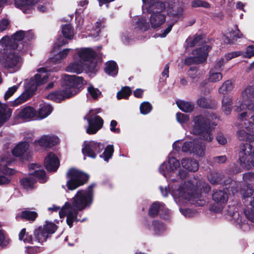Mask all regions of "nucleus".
Masks as SVG:
<instances>
[{
	"label": "nucleus",
	"mask_w": 254,
	"mask_h": 254,
	"mask_svg": "<svg viewBox=\"0 0 254 254\" xmlns=\"http://www.w3.org/2000/svg\"><path fill=\"white\" fill-rule=\"evenodd\" d=\"M90 186L87 190H80L71 199V203L66 202L59 212L62 218L66 216V222L71 227L73 222L80 221V211L89 206L92 202V192Z\"/></svg>",
	"instance_id": "obj_1"
},
{
	"label": "nucleus",
	"mask_w": 254,
	"mask_h": 254,
	"mask_svg": "<svg viewBox=\"0 0 254 254\" xmlns=\"http://www.w3.org/2000/svg\"><path fill=\"white\" fill-rule=\"evenodd\" d=\"M202 189L205 192H207L210 188L205 183L194 180L192 182H185L177 189H174L172 191V195L175 201L181 204L187 201L198 198L200 195L199 190Z\"/></svg>",
	"instance_id": "obj_2"
},
{
	"label": "nucleus",
	"mask_w": 254,
	"mask_h": 254,
	"mask_svg": "<svg viewBox=\"0 0 254 254\" xmlns=\"http://www.w3.org/2000/svg\"><path fill=\"white\" fill-rule=\"evenodd\" d=\"M77 54V56L74 58L75 61L67 66V71L80 73L84 69L90 72L97 70L96 64L93 61L95 53L91 49H80Z\"/></svg>",
	"instance_id": "obj_3"
},
{
	"label": "nucleus",
	"mask_w": 254,
	"mask_h": 254,
	"mask_svg": "<svg viewBox=\"0 0 254 254\" xmlns=\"http://www.w3.org/2000/svg\"><path fill=\"white\" fill-rule=\"evenodd\" d=\"M49 69L45 67L37 69V73L33 78L26 82L25 85V91L18 98L12 103L13 106L18 105L26 101L32 95L37 87L45 83L47 81L48 75L47 72Z\"/></svg>",
	"instance_id": "obj_4"
},
{
	"label": "nucleus",
	"mask_w": 254,
	"mask_h": 254,
	"mask_svg": "<svg viewBox=\"0 0 254 254\" xmlns=\"http://www.w3.org/2000/svg\"><path fill=\"white\" fill-rule=\"evenodd\" d=\"M143 8L151 14L149 23L152 28L160 27L166 21V16L163 12L166 10V4L156 0H142Z\"/></svg>",
	"instance_id": "obj_5"
},
{
	"label": "nucleus",
	"mask_w": 254,
	"mask_h": 254,
	"mask_svg": "<svg viewBox=\"0 0 254 254\" xmlns=\"http://www.w3.org/2000/svg\"><path fill=\"white\" fill-rule=\"evenodd\" d=\"M193 123L190 132L199 135L200 139L203 141L211 142L213 136L211 133L210 120L203 116L199 115L194 118Z\"/></svg>",
	"instance_id": "obj_6"
},
{
	"label": "nucleus",
	"mask_w": 254,
	"mask_h": 254,
	"mask_svg": "<svg viewBox=\"0 0 254 254\" xmlns=\"http://www.w3.org/2000/svg\"><path fill=\"white\" fill-rule=\"evenodd\" d=\"M33 33L31 31L24 32L19 31L12 35L10 39L5 36L0 40V51L2 50L16 49L17 51H21L23 49V43L21 42L24 37L28 40L32 39Z\"/></svg>",
	"instance_id": "obj_7"
},
{
	"label": "nucleus",
	"mask_w": 254,
	"mask_h": 254,
	"mask_svg": "<svg viewBox=\"0 0 254 254\" xmlns=\"http://www.w3.org/2000/svg\"><path fill=\"white\" fill-rule=\"evenodd\" d=\"M166 4V10L165 11L167 14L173 18L174 19L170 22L167 27L163 31H161V33L159 34V36L160 37H165L171 31L173 25L178 20H181L185 17V13L184 11V8L181 5H179L178 4L173 3L172 4H169L168 3H164Z\"/></svg>",
	"instance_id": "obj_8"
},
{
	"label": "nucleus",
	"mask_w": 254,
	"mask_h": 254,
	"mask_svg": "<svg viewBox=\"0 0 254 254\" xmlns=\"http://www.w3.org/2000/svg\"><path fill=\"white\" fill-rule=\"evenodd\" d=\"M66 177L68 179L66 186L70 190H74L83 185L88 179V176L87 174L73 168L67 171Z\"/></svg>",
	"instance_id": "obj_9"
},
{
	"label": "nucleus",
	"mask_w": 254,
	"mask_h": 254,
	"mask_svg": "<svg viewBox=\"0 0 254 254\" xmlns=\"http://www.w3.org/2000/svg\"><path fill=\"white\" fill-rule=\"evenodd\" d=\"M29 169L30 170H34V171L31 173L32 176L25 178L20 181L23 188L27 190L32 189L34 187L36 180L33 178V176L39 179L42 183L46 181L45 172L44 170L41 169V167L38 164H30Z\"/></svg>",
	"instance_id": "obj_10"
},
{
	"label": "nucleus",
	"mask_w": 254,
	"mask_h": 254,
	"mask_svg": "<svg viewBox=\"0 0 254 254\" xmlns=\"http://www.w3.org/2000/svg\"><path fill=\"white\" fill-rule=\"evenodd\" d=\"M12 162L10 155L2 156L0 158V185H7L9 183L10 179L3 176V174L11 175L15 173V170L8 167Z\"/></svg>",
	"instance_id": "obj_11"
},
{
	"label": "nucleus",
	"mask_w": 254,
	"mask_h": 254,
	"mask_svg": "<svg viewBox=\"0 0 254 254\" xmlns=\"http://www.w3.org/2000/svg\"><path fill=\"white\" fill-rule=\"evenodd\" d=\"M240 162L241 166L249 169L252 165L254 167V154H252V146L246 143L241 147L240 153Z\"/></svg>",
	"instance_id": "obj_12"
},
{
	"label": "nucleus",
	"mask_w": 254,
	"mask_h": 254,
	"mask_svg": "<svg viewBox=\"0 0 254 254\" xmlns=\"http://www.w3.org/2000/svg\"><path fill=\"white\" fill-rule=\"evenodd\" d=\"M210 48L209 46L206 45L199 49H195L192 53V56L188 57L185 60V64L191 65L204 62L206 60Z\"/></svg>",
	"instance_id": "obj_13"
},
{
	"label": "nucleus",
	"mask_w": 254,
	"mask_h": 254,
	"mask_svg": "<svg viewBox=\"0 0 254 254\" xmlns=\"http://www.w3.org/2000/svg\"><path fill=\"white\" fill-rule=\"evenodd\" d=\"M180 165L179 161L174 157L169 156L168 161L164 162L159 167V172L166 178L173 176Z\"/></svg>",
	"instance_id": "obj_14"
},
{
	"label": "nucleus",
	"mask_w": 254,
	"mask_h": 254,
	"mask_svg": "<svg viewBox=\"0 0 254 254\" xmlns=\"http://www.w3.org/2000/svg\"><path fill=\"white\" fill-rule=\"evenodd\" d=\"M85 81L82 77L76 75H65L63 82L65 90L67 91L75 90L76 94L78 92V88L84 84Z\"/></svg>",
	"instance_id": "obj_15"
},
{
	"label": "nucleus",
	"mask_w": 254,
	"mask_h": 254,
	"mask_svg": "<svg viewBox=\"0 0 254 254\" xmlns=\"http://www.w3.org/2000/svg\"><path fill=\"white\" fill-rule=\"evenodd\" d=\"M12 50H9L8 48L7 50H3V51H6L7 55L5 58L0 60V63L7 68H14L16 70L20 65L21 59L16 52L11 53Z\"/></svg>",
	"instance_id": "obj_16"
},
{
	"label": "nucleus",
	"mask_w": 254,
	"mask_h": 254,
	"mask_svg": "<svg viewBox=\"0 0 254 254\" xmlns=\"http://www.w3.org/2000/svg\"><path fill=\"white\" fill-rule=\"evenodd\" d=\"M104 148L103 144L94 141L85 142L84 146L82 148L83 154L89 157L95 158L97 154L99 153Z\"/></svg>",
	"instance_id": "obj_17"
},
{
	"label": "nucleus",
	"mask_w": 254,
	"mask_h": 254,
	"mask_svg": "<svg viewBox=\"0 0 254 254\" xmlns=\"http://www.w3.org/2000/svg\"><path fill=\"white\" fill-rule=\"evenodd\" d=\"M75 94H76L75 90L67 91L65 90V87H64L63 83H62V89L61 90L51 92L46 96V98L59 103L65 99L72 97Z\"/></svg>",
	"instance_id": "obj_18"
},
{
	"label": "nucleus",
	"mask_w": 254,
	"mask_h": 254,
	"mask_svg": "<svg viewBox=\"0 0 254 254\" xmlns=\"http://www.w3.org/2000/svg\"><path fill=\"white\" fill-rule=\"evenodd\" d=\"M88 123V126L86 127V132L89 134H95L103 125V120L99 116H96L92 119L89 118L88 116L84 117Z\"/></svg>",
	"instance_id": "obj_19"
},
{
	"label": "nucleus",
	"mask_w": 254,
	"mask_h": 254,
	"mask_svg": "<svg viewBox=\"0 0 254 254\" xmlns=\"http://www.w3.org/2000/svg\"><path fill=\"white\" fill-rule=\"evenodd\" d=\"M228 213V215L230 217V219L239 225L240 228L243 231H246L249 229V226L246 223V220L245 219L243 220L239 212L234 211L233 207L229 208Z\"/></svg>",
	"instance_id": "obj_20"
},
{
	"label": "nucleus",
	"mask_w": 254,
	"mask_h": 254,
	"mask_svg": "<svg viewBox=\"0 0 254 254\" xmlns=\"http://www.w3.org/2000/svg\"><path fill=\"white\" fill-rule=\"evenodd\" d=\"M45 166L49 171H56L60 165L58 157L52 152L48 154L44 160Z\"/></svg>",
	"instance_id": "obj_21"
},
{
	"label": "nucleus",
	"mask_w": 254,
	"mask_h": 254,
	"mask_svg": "<svg viewBox=\"0 0 254 254\" xmlns=\"http://www.w3.org/2000/svg\"><path fill=\"white\" fill-rule=\"evenodd\" d=\"M59 142V138L55 136L43 135L38 140L34 141L36 146H40L44 147H51L57 144Z\"/></svg>",
	"instance_id": "obj_22"
},
{
	"label": "nucleus",
	"mask_w": 254,
	"mask_h": 254,
	"mask_svg": "<svg viewBox=\"0 0 254 254\" xmlns=\"http://www.w3.org/2000/svg\"><path fill=\"white\" fill-rule=\"evenodd\" d=\"M29 149L28 142L21 141L19 142L12 150V154L15 157L25 158Z\"/></svg>",
	"instance_id": "obj_23"
},
{
	"label": "nucleus",
	"mask_w": 254,
	"mask_h": 254,
	"mask_svg": "<svg viewBox=\"0 0 254 254\" xmlns=\"http://www.w3.org/2000/svg\"><path fill=\"white\" fill-rule=\"evenodd\" d=\"M16 115L22 119H31L36 116V112L33 107L28 106L16 111Z\"/></svg>",
	"instance_id": "obj_24"
},
{
	"label": "nucleus",
	"mask_w": 254,
	"mask_h": 254,
	"mask_svg": "<svg viewBox=\"0 0 254 254\" xmlns=\"http://www.w3.org/2000/svg\"><path fill=\"white\" fill-rule=\"evenodd\" d=\"M133 22L135 24V28H138L142 31H146L150 27V23L148 22L147 18L143 16L133 19Z\"/></svg>",
	"instance_id": "obj_25"
},
{
	"label": "nucleus",
	"mask_w": 254,
	"mask_h": 254,
	"mask_svg": "<svg viewBox=\"0 0 254 254\" xmlns=\"http://www.w3.org/2000/svg\"><path fill=\"white\" fill-rule=\"evenodd\" d=\"M242 36L243 35L240 31L236 27L235 30L231 31L225 35L224 41L227 43H233L238 38H241Z\"/></svg>",
	"instance_id": "obj_26"
},
{
	"label": "nucleus",
	"mask_w": 254,
	"mask_h": 254,
	"mask_svg": "<svg viewBox=\"0 0 254 254\" xmlns=\"http://www.w3.org/2000/svg\"><path fill=\"white\" fill-rule=\"evenodd\" d=\"M11 115V110L6 105L0 102V127L9 119Z\"/></svg>",
	"instance_id": "obj_27"
},
{
	"label": "nucleus",
	"mask_w": 254,
	"mask_h": 254,
	"mask_svg": "<svg viewBox=\"0 0 254 254\" xmlns=\"http://www.w3.org/2000/svg\"><path fill=\"white\" fill-rule=\"evenodd\" d=\"M53 111V108L50 105L43 104L40 105V108L36 113L37 117L38 119H43L48 117Z\"/></svg>",
	"instance_id": "obj_28"
},
{
	"label": "nucleus",
	"mask_w": 254,
	"mask_h": 254,
	"mask_svg": "<svg viewBox=\"0 0 254 254\" xmlns=\"http://www.w3.org/2000/svg\"><path fill=\"white\" fill-rule=\"evenodd\" d=\"M181 164L184 168L189 171L195 172L198 170V163L194 160L184 158L182 160Z\"/></svg>",
	"instance_id": "obj_29"
},
{
	"label": "nucleus",
	"mask_w": 254,
	"mask_h": 254,
	"mask_svg": "<svg viewBox=\"0 0 254 254\" xmlns=\"http://www.w3.org/2000/svg\"><path fill=\"white\" fill-rule=\"evenodd\" d=\"M205 144L198 139H194V143L192 149L191 153H193L198 156H203L205 154Z\"/></svg>",
	"instance_id": "obj_30"
},
{
	"label": "nucleus",
	"mask_w": 254,
	"mask_h": 254,
	"mask_svg": "<svg viewBox=\"0 0 254 254\" xmlns=\"http://www.w3.org/2000/svg\"><path fill=\"white\" fill-rule=\"evenodd\" d=\"M222 78V74L221 71L216 70V68H211L209 72L207 80L210 82H216Z\"/></svg>",
	"instance_id": "obj_31"
},
{
	"label": "nucleus",
	"mask_w": 254,
	"mask_h": 254,
	"mask_svg": "<svg viewBox=\"0 0 254 254\" xmlns=\"http://www.w3.org/2000/svg\"><path fill=\"white\" fill-rule=\"evenodd\" d=\"M104 70L105 72L110 75H116L118 72V66L116 63L114 61L107 62Z\"/></svg>",
	"instance_id": "obj_32"
},
{
	"label": "nucleus",
	"mask_w": 254,
	"mask_h": 254,
	"mask_svg": "<svg viewBox=\"0 0 254 254\" xmlns=\"http://www.w3.org/2000/svg\"><path fill=\"white\" fill-rule=\"evenodd\" d=\"M244 212L247 218L254 223V197L250 201L249 204L245 208Z\"/></svg>",
	"instance_id": "obj_33"
},
{
	"label": "nucleus",
	"mask_w": 254,
	"mask_h": 254,
	"mask_svg": "<svg viewBox=\"0 0 254 254\" xmlns=\"http://www.w3.org/2000/svg\"><path fill=\"white\" fill-rule=\"evenodd\" d=\"M36 240L40 243L45 242L49 235L44 230L42 227H40L38 229L36 230L34 232Z\"/></svg>",
	"instance_id": "obj_34"
},
{
	"label": "nucleus",
	"mask_w": 254,
	"mask_h": 254,
	"mask_svg": "<svg viewBox=\"0 0 254 254\" xmlns=\"http://www.w3.org/2000/svg\"><path fill=\"white\" fill-rule=\"evenodd\" d=\"M213 199L217 202L225 203L228 199V195L226 192L222 190L215 191L212 195Z\"/></svg>",
	"instance_id": "obj_35"
},
{
	"label": "nucleus",
	"mask_w": 254,
	"mask_h": 254,
	"mask_svg": "<svg viewBox=\"0 0 254 254\" xmlns=\"http://www.w3.org/2000/svg\"><path fill=\"white\" fill-rule=\"evenodd\" d=\"M232 106V99L228 96H224L222 100V108L227 115L230 113Z\"/></svg>",
	"instance_id": "obj_36"
},
{
	"label": "nucleus",
	"mask_w": 254,
	"mask_h": 254,
	"mask_svg": "<svg viewBox=\"0 0 254 254\" xmlns=\"http://www.w3.org/2000/svg\"><path fill=\"white\" fill-rule=\"evenodd\" d=\"M176 103L179 108L184 112H190L193 110V106L190 102L181 100Z\"/></svg>",
	"instance_id": "obj_37"
},
{
	"label": "nucleus",
	"mask_w": 254,
	"mask_h": 254,
	"mask_svg": "<svg viewBox=\"0 0 254 254\" xmlns=\"http://www.w3.org/2000/svg\"><path fill=\"white\" fill-rule=\"evenodd\" d=\"M71 50V49H65L51 58V60L55 63H60L66 57L69 52Z\"/></svg>",
	"instance_id": "obj_38"
},
{
	"label": "nucleus",
	"mask_w": 254,
	"mask_h": 254,
	"mask_svg": "<svg viewBox=\"0 0 254 254\" xmlns=\"http://www.w3.org/2000/svg\"><path fill=\"white\" fill-rule=\"evenodd\" d=\"M62 33L67 39L71 40L74 36L73 29L70 24H65L62 27Z\"/></svg>",
	"instance_id": "obj_39"
},
{
	"label": "nucleus",
	"mask_w": 254,
	"mask_h": 254,
	"mask_svg": "<svg viewBox=\"0 0 254 254\" xmlns=\"http://www.w3.org/2000/svg\"><path fill=\"white\" fill-rule=\"evenodd\" d=\"M37 9L39 11L45 12L52 7V1L51 0H40L38 1Z\"/></svg>",
	"instance_id": "obj_40"
},
{
	"label": "nucleus",
	"mask_w": 254,
	"mask_h": 254,
	"mask_svg": "<svg viewBox=\"0 0 254 254\" xmlns=\"http://www.w3.org/2000/svg\"><path fill=\"white\" fill-rule=\"evenodd\" d=\"M242 96L245 102L247 100L254 98V87L250 86L246 88L242 92Z\"/></svg>",
	"instance_id": "obj_41"
},
{
	"label": "nucleus",
	"mask_w": 254,
	"mask_h": 254,
	"mask_svg": "<svg viewBox=\"0 0 254 254\" xmlns=\"http://www.w3.org/2000/svg\"><path fill=\"white\" fill-rule=\"evenodd\" d=\"M20 217L30 221H34L37 216V214L35 211H31L28 210H25L21 212L19 215Z\"/></svg>",
	"instance_id": "obj_42"
},
{
	"label": "nucleus",
	"mask_w": 254,
	"mask_h": 254,
	"mask_svg": "<svg viewBox=\"0 0 254 254\" xmlns=\"http://www.w3.org/2000/svg\"><path fill=\"white\" fill-rule=\"evenodd\" d=\"M237 136L239 140H247L249 141H254V135L248 134L244 130H240L237 132Z\"/></svg>",
	"instance_id": "obj_43"
},
{
	"label": "nucleus",
	"mask_w": 254,
	"mask_h": 254,
	"mask_svg": "<svg viewBox=\"0 0 254 254\" xmlns=\"http://www.w3.org/2000/svg\"><path fill=\"white\" fill-rule=\"evenodd\" d=\"M153 229L156 235H161L166 230V227L161 223L158 221H154L153 223Z\"/></svg>",
	"instance_id": "obj_44"
},
{
	"label": "nucleus",
	"mask_w": 254,
	"mask_h": 254,
	"mask_svg": "<svg viewBox=\"0 0 254 254\" xmlns=\"http://www.w3.org/2000/svg\"><path fill=\"white\" fill-rule=\"evenodd\" d=\"M19 239L20 241H23L25 243H30L32 242V237L31 235H29L26 232L25 229H22L19 234Z\"/></svg>",
	"instance_id": "obj_45"
},
{
	"label": "nucleus",
	"mask_w": 254,
	"mask_h": 254,
	"mask_svg": "<svg viewBox=\"0 0 254 254\" xmlns=\"http://www.w3.org/2000/svg\"><path fill=\"white\" fill-rule=\"evenodd\" d=\"M139 109L141 114L146 115L151 111L152 106L149 102H143L140 104Z\"/></svg>",
	"instance_id": "obj_46"
},
{
	"label": "nucleus",
	"mask_w": 254,
	"mask_h": 254,
	"mask_svg": "<svg viewBox=\"0 0 254 254\" xmlns=\"http://www.w3.org/2000/svg\"><path fill=\"white\" fill-rule=\"evenodd\" d=\"M164 206L162 204L156 202L153 203L150 206L149 214L151 216H155L157 214L160 209H163Z\"/></svg>",
	"instance_id": "obj_47"
},
{
	"label": "nucleus",
	"mask_w": 254,
	"mask_h": 254,
	"mask_svg": "<svg viewBox=\"0 0 254 254\" xmlns=\"http://www.w3.org/2000/svg\"><path fill=\"white\" fill-rule=\"evenodd\" d=\"M88 94L94 99H97L100 97L101 92L96 88H94L93 85H90L87 88Z\"/></svg>",
	"instance_id": "obj_48"
},
{
	"label": "nucleus",
	"mask_w": 254,
	"mask_h": 254,
	"mask_svg": "<svg viewBox=\"0 0 254 254\" xmlns=\"http://www.w3.org/2000/svg\"><path fill=\"white\" fill-rule=\"evenodd\" d=\"M113 152V145H109L107 146L104 153L100 155V157L103 158L105 161H107L112 157Z\"/></svg>",
	"instance_id": "obj_49"
},
{
	"label": "nucleus",
	"mask_w": 254,
	"mask_h": 254,
	"mask_svg": "<svg viewBox=\"0 0 254 254\" xmlns=\"http://www.w3.org/2000/svg\"><path fill=\"white\" fill-rule=\"evenodd\" d=\"M131 94V89L128 87L123 88L117 93V97L118 99L127 98Z\"/></svg>",
	"instance_id": "obj_50"
},
{
	"label": "nucleus",
	"mask_w": 254,
	"mask_h": 254,
	"mask_svg": "<svg viewBox=\"0 0 254 254\" xmlns=\"http://www.w3.org/2000/svg\"><path fill=\"white\" fill-rule=\"evenodd\" d=\"M233 84L230 80L224 82L219 89V92L221 93H225L232 90Z\"/></svg>",
	"instance_id": "obj_51"
},
{
	"label": "nucleus",
	"mask_w": 254,
	"mask_h": 254,
	"mask_svg": "<svg viewBox=\"0 0 254 254\" xmlns=\"http://www.w3.org/2000/svg\"><path fill=\"white\" fill-rule=\"evenodd\" d=\"M202 37L200 36H197L193 38H189L186 40V46L187 47H192L196 45L201 40Z\"/></svg>",
	"instance_id": "obj_52"
},
{
	"label": "nucleus",
	"mask_w": 254,
	"mask_h": 254,
	"mask_svg": "<svg viewBox=\"0 0 254 254\" xmlns=\"http://www.w3.org/2000/svg\"><path fill=\"white\" fill-rule=\"evenodd\" d=\"M253 189L250 186H245L241 190V194L243 197L246 198L251 196L253 194Z\"/></svg>",
	"instance_id": "obj_53"
},
{
	"label": "nucleus",
	"mask_w": 254,
	"mask_h": 254,
	"mask_svg": "<svg viewBox=\"0 0 254 254\" xmlns=\"http://www.w3.org/2000/svg\"><path fill=\"white\" fill-rule=\"evenodd\" d=\"M42 227L48 235L54 233L57 229L56 226L54 223L49 222H46Z\"/></svg>",
	"instance_id": "obj_54"
},
{
	"label": "nucleus",
	"mask_w": 254,
	"mask_h": 254,
	"mask_svg": "<svg viewBox=\"0 0 254 254\" xmlns=\"http://www.w3.org/2000/svg\"><path fill=\"white\" fill-rule=\"evenodd\" d=\"M176 119L179 123L183 125L187 123L189 121L190 118L187 115L178 113L176 114Z\"/></svg>",
	"instance_id": "obj_55"
},
{
	"label": "nucleus",
	"mask_w": 254,
	"mask_h": 254,
	"mask_svg": "<svg viewBox=\"0 0 254 254\" xmlns=\"http://www.w3.org/2000/svg\"><path fill=\"white\" fill-rule=\"evenodd\" d=\"M9 243V239L6 235L0 230V246L3 247L7 246Z\"/></svg>",
	"instance_id": "obj_56"
},
{
	"label": "nucleus",
	"mask_w": 254,
	"mask_h": 254,
	"mask_svg": "<svg viewBox=\"0 0 254 254\" xmlns=\"http://www.w3.org/2000/svg\"><path fill=\"white\" fill-rule=\"evenodd\" d=\"M194 143V140L193 142H186L184 143L182 150L184 152H190L191 153L192 149Z\"/></svg>",
	"instance_id": "obj_57"
},
{
	"label": "nucleus",
	"mask_w": 254,
	"mask_h": 254,
	"mask_svg": "<svg viewBox=\"0 0 254 254\" xmlns=\"http://www.w3.org/2000/svg\"><path fill=\"white\" fill-rule=\"evenodd\" d=\"M192 6L193 7L201 6L205 8H208L210 7V4L206 1L200 0H195L192 2Z\"/></svg>",
	"instance_id": "obj_58"
},
{
	"label": "nucleus",
	"mask_w": 254,
	"mask_h": 254,
	"mask_svg": "<svg viewBox=\"0 0 254 254\" xmlns=\"http://www.w3.org/2000/svg\"><path fill=\"white\" fill-rule=\"evenodd\" d=\"M18 88L17 86H13L8 89L4 95V99L7 100L10 96H11L17 90Z\"/></svg>",
	"instance_id": "obj_59"
},
{
	"label": "nucleus",
	"mask_w": 254,
	"mask_h": 254,
	"mask_svg": "<svg viewBox=\"0 0 254 254\" xmlns=\"http://www.w3.org/2000/svg\"><path fill=\"white\" fill-rule=\"evenodd\" d=\"M198 105L202 108H208L210 105L209 100L204 97H200L197 100Z\"/></svg>",
	"instance_id": "obj_60"
},
{
	"label": "nucleus",
	"mask_w": 254,
	"mask_h": 254,
	"mask_svg": "<svg viewBox=\"0 0 254 254\" xmlns=\"http://www.w3.org/2000/svg\"><path fill=\"white\" fill-rule=\"evenodd\" d=\"M244 180L246 183H253L254 182V173L248 172L244 174Z\"/></svg>",
	"instance_id": "obj_61"
},
{
	"label": "nucleus",
	"mask_w": 254,
	"mask_h": 254,
	"mask_svg": "<svg viewBox=\"0 0 254 254\" xmlns=\"http://www.w3.org/2000/svg\"><path fill=\"white\" fill-rule=\"evenodd\" d=\"M253 56H254V45L249 46L246 48L245 57L250 58Z\"/></svg>",
	"instance_id": "obj_62"
},
{
	"label": "nucleus",
	"mask_w": 254,
	"mask_h": 254,
	"mask_svg": "<svg viewBox=\"0 0 254 254\" xmlns=\"http://www.w3.org/2000/svg\"><path fill=\"white\" fill-rule=\"evenodd\" d=\"M242 53L241 52H234L232 53H228L225 56V58L226 61H229V60L232 59L233 58L237 57L242 55Z\"/></svg>",
	"instance_id": "obj_63"
},
{
	"label": "nucleus",
	"mask_w": 254,
	"mask_h": 254,
	"mask_svg": "<svg viewBox=\"0 0 254 254\" xmlns=\"http://www.w3.org/2000/svg\"><path fill=\"white\" fill-rule=\"evenodd\" d=\"M100 23H97L96 28L94 30H92L88 34L89 36L91 37L96 38L99 35V33L100 31V28L99 25Z\"/></svg>",
	"instance_id": "obj_64"
}]
</instances>
